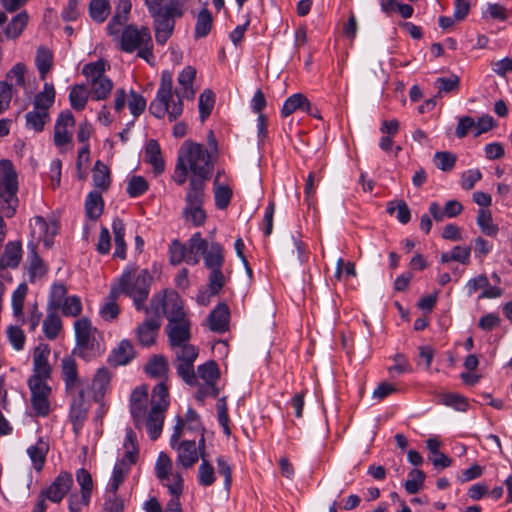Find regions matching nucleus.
<instances>
[{"instance_id": "25", "label": "nucleus", "mask_w": 512, "mask_h": 512, "mask_svg": "<svg viewBox=\"0 0 512 512\" xmlns=\"http://www.w3.org/2000/svg\"><path fill=\"white\" fill-rule=\"evenodd\" d=\"M204 266L207 269L222 268L224 265L223 246L218 242L208 243L207 248L202 253Z\"/></svg>"}, {"instance_id": "13", "label": "nucleus", "mask_w": 512, "mask_h": 512, "mask_svg": "<svg viewBox=\"0 0 512 512\" xmlns=\"http://www.w3.org/2000/svg\"><path fill=\"white\" fill-rule=\"evenodd\" d=\"M50 348L47 344H39L33 352V374L27 382H47L51 378L52 367L49 363Z\"/></svg>"}, {"instance_id": "18", "label": "nucleus", "mask_w": 512, "mask_h": 512, "mask_svg": "<svg viewBox=\"0 0 512 512\" xmlns=\"http://www.w3.org/2000/svg\"><path fill=\"white\" fill-rule=\"evenodd\" d=\"M150 15L153 18L156 42L160 45H164L173 33L175 18L170 15H166L162 11L155 12Z\"/></svg>"}, {"instance_id": "56", "label": "nucleus", "mask_w": 512, "mask_h": 512, "mask_svg": "<svg viewBox=\"0 0 512 512\" xmlns=\"http://www.w3.org/2000/svg\"><path fill=\"white\" fill-rule=\"evenodd\" d=\"M64 316L77 317L82 312V303L78 296H69L65 298L60 306Z\"/></svg>"}, {"instance_id": "1", "label": "nucleus", "mask_w": 512, "mask_h": 512, "mask_svg": "<svg viewBox=\"0 0 512 512\" xmlns=\"http://www.w3.org/2000/svg\"><path fill=\"white\" fill-rule=\"evenodd\" d=\"M195 76L196 70L191 66H186L178 75L179 88L173 91L172 73L163 71L156 97L149 106L150 113L158 119L168 115L169 121L177 120L183 112L182 100L194 98L193 81Z\"/></svg>"}, {"instance_id": "61", "label": "nucleus", "mask_w": 512, "mask_h": 512, "mask_svg": "<svg viewBox=\"0 0 512 512\" xmlns=\"http://www.w3.org/2000/svg\"><path fill=\"white\" fill-rule=\"evenodd\" d=\"M127 104H128L130 113L134 117L140 116L146 108L145 98L133 90L130 91L129 98L127 100Z\"/></svg>"}, {"instance_id": "44", "label": "nucleus", "mask_w": 512, "mask_h": 512, "mask_svg": "<svg viewBox=\"0 0 512 512\" xmlns=\"http://www.w3.org/2000/svg\"><path fill=\"white\" fill-rule=\"evenodd\" d=\"M171 473H173L172 461L166 453L161 452L155 463V474L160 482L164 483L165 480H170Z\"/></svg>"}, {"instance_id": "31", "label": "nucleus", "mask_w": 512, "mask_h": 512, "mask_svg": "<svg viewBox=\"0 0 512 512\" xmlns=\"http://www.w3.org/2000/svg\"><path fill=\"white\" fill-rule=\"evenodd\" d=\"M28 258H29V274L30 280L36 277L45 275L47 269L42 259L37 253L36 245L33 242L28 243Z\"/></svg>"}, {"instance_id": "28", "label": "nucleus", "mask_w": 512, "mask_h": 512, "mask_svg": "<svg viewBox=\"0 0 512 512\" xmlns=\"http://www.w3.org/2000/svg\"><path fill=\"white\" fill-rule=\"evenodd\" d=\"M145 161L153 167L155 174L163 173L165 169V162L162 157L160 145L154 139H150L146 145Z\"/></svg>"}, {"instance_id": "7", "label": "nucleus", "mask_w": 512, "mask_h": 512, "mask_svg": "<svg viewBox=\"0 0 512 512\" xmlns=\"http://www.w3.org/2000/svg\"><path fill=\"white\" fill-rule=\"evenodd\" d=\"M169 405V392L164 382L158 383L151 397V409L146 420V429L152 440H156L162 431L164 412Z\"/></svg>"}, {"instance_id": "49", "label": "nucleus", "mask_w": 512, "mask_h": 512, "mask_svg": "<svg viewBox=\"0 0 512 512\" xmlns=\"http://www.w3.org/2000/svg\"><path fill=\"white\" fill-rule=\"evenodd\" d=\"M215 482V471L212 464L202 456V462L198 468V483L208 487Z\"/></svg>"}, {"instance_id": "30", "label": "nucleus", "mask_w": 512, "mask_h": 512, "mask_svg": "<svg viewBox=\"0 0 512 512\" xmlns=\"http://www.w3.org/2000/svg\"><path fill=\"white\" fill-rule=\"evenodd\" d=\"M92 181L96 188L106 191L111 184L110 170L106 164L97 160L95 162L92 174Z\"/></svg>"}, {"instance_id": "55", "label": "nucleus", "mask_w": 512, "mask_h": 512, "mask_svg": "<svg viewBox=\"0 0 512 512\" xmlns=\"http://www.w3.org/2000/svg\"><path fill=\"white\" fill-rule=\"evenodd\" d=\"M226 279L222 268L210 269L208 276V288L211 295H217L223 286L225 285Z\"/></svg>"}, {"instance_id": "48", "label": "nucleus", "mask_w": 512, "mask_h": 512, "mask_svg": "<svg viewBox=\"0 0 512 512\" xmlns=\"http://www.w3.org/2000/svg\"><path fill=\"white\" fill-rule=\"evenodd\" d=\"M215 103V95L210 89L204 90L199 96V115L201 122L211 114Z\"/></svg>"}, {"instance_id": "51", "label": "nucleus", "mask_w": 512, "mask_h": 512, "mask_svg": "<svg viewBox=\"0 0 512 512\" xmlns=\"http://www.w3.org/2000/svg\"><path fill=\"white\" fill-rule=\"evenodd\" d=\"M387 212L390 215L396 213L397 220L402 224H407L411 218L410 209L403 200L388 203Z\"/></svg>"}, {"instance_id": "26", "label": "nucleus", "mask_w": 512, "mask_h": 512, "mask_svg": "<svg viewBox=\"0 0 512 512\" xmlns=\"http://www.w3.org/2000/svg\"><path fill=\"white\" fill-rule=\"evenodd\" d=\"M134 356L135 352L131 342L124 339L112 350L108 361L114 366L126 365L134 358Z\"/></svg>"}, {"instance_id": "63", "label": "nucleus", "mask_w": 512, "mask_h": 512, "mask_svg": "<svg viewBox=\"0 0 512 512\" xmlns=\"http://www.w3.org/2000/svg\"><path fill=\"white\" fill-rule=\"evenodd\" d=\"M7 336L9 342L15 350L20 351L24 348L25 335L21 328L18 326H9L7 328Z\"/></svg>"}, {"instance_id": "20", "label": "nucleus", "mask_w": 512, "mask_h": 512, "mask_svg": "<svg viewBox=\"0 0 512 512\" xmlns=\"http://www.w3.org/2000/svg\"><path fill=\"white\" fill-rule=\"evenodd\" d=\"M161 323L162 321L157 316L147 314L146 320L136 329L137 337L141 345L151 346L155 343Z\"/></svg>"}, {"instance_id": "2", "label": "nucleus", "mask_w": 512, "mask_h": 512, "mask_svg": "<svg viewBox=\"0 0 512 512\" xmlns=\"http://www.w3.org/2000/svg\"><path fill=\"white\" fill-rule=\"evenodd\" d=\"M152 276L148 270H125L118 278V285L114 287L119 294H124L133 300L137 311H145V305L150 293Z\"/></svg>"}, {"instance_id": "47", "label": "nucleus", "mask_w": 512, "mask_h": 512, "mask_svg": "<svg viewBox=\"0 0 512 512\" xmlns=\"http://www.w3.org/2000/svg\"><path fill=\"white\" fill-rule=\"evenodd\" d=\"M47 452V446L44 442L39 441L37 444L30 446L27 449V453L33 462V466L37 471L42 470L44 462H45V456Z\"/></svg>"}, {"instance_id": "50", "label": "nucleus", "mask_w": 512, "mask_h": 512, "mask_svg": "<svg viewBox=\"0 0 512 512\" xmlns=\"http://www.w3.org/2000/svg\"><path fill=\"white\" fill-rule=\"evenodd\" d=\"M66 294L67 289L63 284H54L51 287L47 310H58L62 305V302L65 300V298H67Z\"/></svg>"}, {"instance_id": "46", "label": "nucleus", "mask_w": 512, "mask_h": 512, "mask_svg": "<svg viewBox=\"0 0 512 512\" xmlns=\"http://www.w3.org/2000/svg\"><path fill=\"white\" fill-rule=\"evenodd\" d=\"M119 295L115 288H112L109 295V301L100 309V315L104 320L112 321L115 320L119 313L120 309L116 303V298Z\"/></svg>"}, {"instance_id": "52", "label": "nucleus", "mask_w": 512, "mask_h": 512, "mask_svg": "<svg viewBox=\"0 0 512 512\" xmlns=\"http://www.w3.org/2000/svg\"><path fill=\"white\" fill-rule=\"evenodd\" d=\"M25 70L23 63L15 64L6 74V82L8 85L24 87L25 86Z\"/></svg>"}, {"instance_id": "45", "label": "nucleus", "mask_w": 512, "mask_h": 512, "mask_svg": "<svg viewBox=\"0 0 512 512\" xmlns=\"http://www.w3.org/2000/svg\"><path fill=\"white\" fill-rule=\"evenodd\" d=\"M28 291V287L25 283H21L18 285V287L14 290L12 294V309L13 314L17 318H22V322L24 321L23 318V306L25 297Z\"/></svg>"}, {"instance_id": "11", "label": "nucleus", "mask_w": 512, "mask_h": 512, "mask_svg": "<svg viewBox=\"0 0 512 512\" xmlns=\"http://www.w3.org/2000/svg\"><path fill=\"white\" fill-rule=\"evenodd\" d=\"M76 481L80 487V493H71L68 497L69 512H81L82 508L88 506L93 491V480L91 474L84 468L76 471Z\"/></svg>"}, {"instance_id": "36", "label": "nucleus", "mask_w": 512, "mask_h": 512, "mask_svg": "<svg viewBox=\"0 0 512 512\" xmlns=\"http://www.w3.org/2000/svg\"><path fill=\"white\" fill-rule=\"evenodd\" d=\"M47 311V316L43 321V333L48 339L53 340L58 336L62 328V321L57 314V310Z\"/></svg>"}, {"instance_id": "27", "label": "nucleus", "mask_w": 512, "mask_h": 512, "mask_svg": "<svg viewBox=\"0 0 512 512\" xmlns=\"http://www.w3.org/2000/svg\"><path fill=\"white\" fill-rule=\"evenodd\" d=\"M185 245L187 247V264L197 265L200 261L199 255H202L205 248H207V240L202 238L200 232H196Z\"/></svg>"}, {"instance_id": "35", "label": "nucleus", "mask_w": 512, "mask_h": 512, "mask_svg": "<svg viewBox=\"0 0 512 512\" xmlns=\"http://www.w3.org/2000/svg\"><path fill=\"white\" fill-rule=\"evenodd\" d=\"M55 89L52 83H45L43 90L35 95L33 107L49 112L55 101Z\"/></svg>"}, {"instance_id": "16", "label": "nucleus", "mask_w": 512, "mask_h": 512, "mask_svg": "<svg viewBox=\"0 0 512 512\" xmlns=\"http://www.w3.org/2000/svg\"><path fill=\"white\" fill-rule=\"evenodd\" d=\"M130 413L136 428H140L144 420H147L148 389L142 385L133 389L130 395Z\"/></svg>"}, {"instance_id": "34", "label": "nucleus", "mask_w": 512, "mask_h": 512, "mask_svg": "<svg viewBox=\"0 0 512 512\" xmlns=\"http://www.w3.org/2000/svg\"><path fill=\"white\" fill-rule=\"evenodd\" d=\"M309 110V100L301 93H296L288 97L281 109L282 117H288L296 110Z\"/></svg>"}, {"instance_id": "29", "label": "nucleus", "mask_w": 512, "mask_h": 512, "mask_svg": "<svg viewBox=\"0 0 512 512\" xmlns=\"http://www.w3.org/2000/svg\"><path fill=\"white\" fill-rule=\"evenodd\" d=\"M111 373L106 367L99 368L92 381V389L96 399L102 398L109 389Z\"/></svg>"}, {"instance_id": "39", "label": "nucleus", "mask_w": 512, "mask_h": 512, "mask_svg": "<svg viewBox=\"0 0 512 512\" xmlns=\"http://www.w3.org/2000/svg\"><path fill=\"white\" fill-rule=\"evenodd\" d=\"M213 19L210 11L206 8L200 10L197 16L194 36L196 39L206 37L212 28Z\"/></svg>"}, {"instance_id": "6", "label": "nucleus", "mask_w": 512, "mask_h": 512, "mask_svg": "<svg viewBox=\"0 0 512 512\" xmlns=\"http://www.w3.org/2000/svg\"><path fill=\"white\" fill-rule=\"evenodd\" d=\"M145 313L155 315L161 321L165 316L169 322L187 318L183 301L179 294L173 290H163L153 295L149 306L145 308Z\"/></svg>"}, {"instance_id": "62", "label": "nucleus", "mask_w": 512, "mask_h": 512, "mask_svg": "<svg viewBox=\"0 0 512 512\" xmlns=\"http://www.w3.org/2000/svg\"><path fill=\"white\" fill-rule=\"evenodd\" d=\"M169 491L171 496H181L184 488V480L182 474L178 471L170 474V480L162 483Z\"/></svg>"}, {"instance_id": "41", "label": "nucleus", "mask_w": 512, "mask_h": 512, "mask_svg": "<svg viewBox=\"0 0 512 512\" xmlns=\"http://www.w3.org/2000/svg\"><path fill=\"white\" fill-rule=\"evenodd\" d=\"M168 370V361L162 355L153 356L145 366V371L147 372V374L156 378L166 376Z\"/></svg>"}, {"instance_id": "15", "label": "nucleus", "mask_w": 512, "mask_h": 512, "mask_svg": "<svg viewBox=\"0 0 512 512\" xmlns=\"http://www.w3.org/2000/svg\"><path fill=\"white\" fill-rule=\"evenodd\" d=\"M31 392L32 408L37 416L45 417L50 412L49 396L51 387L47 382H27Z\"/></svg>"}, {"instance_id": "40", "label": "nucleus", "mask_w": 512, "mask_h": 512, "mask_svg": "<svg viewBox=\"0 0 512 512\" xmlns=\"http://www.w3.org/2000/svg\"><path fill=\"white\" fill-rule=\"evenodd\" d=\"M476 222L485 235L495 237L498 234L499 228L493 223L490 210L479 209Z\"/></svg>"}, {"instance_id": "12", "label": "nucleus", "mask_w": 512, "mask_h": 512, "mask_svg": "<svg viewBox=\"0 0 512 512\" xmlns=\"http://www.w3.org/2000/svg\"><path fill=\"white\" fill-rule=\"evenodd\" d=\"M75 339L78 347L77 355L86 358L85 352L95 350L97 329L87 317H82L74 323ZM76 353V351H74Z\"/></svg>"}, {"instance_id": "22", "label": "nucleus", "mask_w": 512, "mask_h": 512, "mask_svg": "<svg viewBox=\"0 0 512 512\" xmlns=\"http://www.w3.org/2000/svg\"><path fill=\"white\" fill-rule=\"evenodd\" d=\"M175 449L178 451L176 462L185 469L192 467L201 457L194 440H184Z\"/></svg>"}, {"instance_id": "17", "label": "nucleus", "mask_w": 512, "mask_h": 512, "mask_svg": "<svg viewBox=\"0 0 512 512\" xmlns=\"http://www.w3.org/2000/svg\"><path fill=\"white\" fill-rule=\"evenodd\" d=\"M73 477L69 472L62 471L54 481L40 493L53 503H60L73 486Z\"/></svg>"}, {"instance_id": "42", "label": "nucleus", "mask_w": 512, "mask_h": 512, "mask_svg": "<svg viewBox=\"0 0 512 512\" xmlns=\"http://www.w3.org/2000/svg\"><path fill=\"white\" fill-rule=\"evenodd\" d=\"M28 14L23 11L15 15L5 29L8 38H18L28 24Z\"/></svg>"}, {"instance_id": "8", "label": "nucleus", "mask_w": 512, "mask_h": 512, "mask_svg": "<svg viewBox=\"0 0 512 512\" xmlns=\"http://www.w3.org/2000/svg\"><path fill=\"white\" fill-rule=\"evenodd\" d=\"M107 66L105 60L99 59L85 64L82 68V74L90 85V95L93 100H105L113 89L112 80L105 75Z\"/></svg>"}, {"instance_id": "57", "label": "nucleus", "mask_w": 512, "mask_h": 512, "mask_svg": "<svg viewBox=\"0 0 512 512\" xmlns=\"http://www.w3.org/2000/svg\"><path fill=\"white\" fill-rule=\"evenodd\" d=\"M433 162L438 169L442 171H450L455 166L456 156L448 151L436 152Z\"/></svg>"}, {"instance_id": "3", "label": "nucleus", "mask_w": 512, "mask_h": 512, "mask_svg": "<svg viewBox=\"0 0 512 512\" xmlns=\"http://www.w3.org/2000/svg\"><path fill=\"white\" fill-rule=\"evenodd\" d=\"M118 45L119 49L126 53L137 51V56L148 63L154 59L151 32L146 26L126 25L121 32Z\"/></svg>"}, {"instance_id": "23", "label": "nucleus", "mask_w": 512, "mask_h": 512, "mask_svg": "<svg viewBox=\"0 0 512 512\" xmlns=\"http://www.w3.org/2000/svg\"><path fill=\"white\" fill-rule=\"evenodd\" d=\"M22 259V244L20 241H9L0 257V269H15Z\"/></svg>"}, {"instance_id": "58", "label": "nucleus", "mask_w": 512, "mask_h": 512, "mask_svg": "<svg viewBox=\"0 0 512 512\" xmlns=\"http://www.w3.org/2000/svg\"><path fill=\"white\" fill-rule=\"evenodd\" d=\"M232 198V190L226 185H218L214 190L215 206L220 209H226Z\"/></svg>"}, {"instance_id": "59", "label": "nucleus", "mask_w": 512, "mask_h": 512, "mask_svg": "<svg viewBox=\"0 0 512 512\" xmlns=\"http://www.w3.org/2000/svg\"><path fill=\"white\" fill-rule=\"evenodd\" d=\"M126 190L130 197H139L148 190V182L142 176H133L129 180Z\"/></svg>"}, {"instance_id": "14", "label": "nucleus", "mask_w": 512, "mask_h": 512, "mask_svg": "<svg viewBox=\"0 0 512 512\" xmlns=\"http://www.w3.org/2000/svg\"><path fill=\"white\" fill-rule=\"evenodd\" d=\"M71 404L69 411V418L73 424V429L76 433L82 428L90 407L89 401L85 397V391L79 389L77 392L73 390L71 394Z\"/></svg>"}, {"instance_id": "24", "label": "nucleus", "mask_w": 512, "mask_h": 512, "mask_svg": "<svg viewBox=\"0 0 512 512\" xmlns=\"http://www.w3.org/2000/svg\"><path fill=\"white\" fill-rule=\"evenodd\" d=\"M229 308L225 303L218 304L209 314V327L212 331L223 333L228 329Z\"/></svg>"}, {"instance_id": "32", "label": "nucleus", "mask_w": 512, "mask_h": 512, "mask_svg": "<svg viewBox=\"0 0 512 512\" xmlns=\"http://www.w3.org/2000/svg\"><path fill=\"white\" fill-rule=\"evenodd\" d=\"M25 119L28 129L41 132L45 124L50 120V116L48 111L33 107V110L25 115Z\"/></svg>"}, {"instance_id": "5", "label": "nucleus", "mask_w": 512, "mask_h": 512, "mask_svg": "<svg viewBox=\"0 0 512 512\" xmlns=\"http://www.w3.org/2000/svg\"><path fill=\"white\" fill-rule=\"evenodd\" d=\"M200 177H191L184 198L185 205L182 209V217L196 227L202 226L207 218L203 209L205 202V181Z\"/></svg>"}, {"instance_id": "60", "label": "nucleus", "mask_w": 512, "mask_h": 512, "mask_svg": "<svg viewBox=\"0 0 512 512\" xmlns=\"http://www.w3.org/2000/svg\"><path fill=\"white\" fill-rule=\"evenodd\" d=\"M434 85L438 89L439 93L457 91L460 86V78L455 74L450 77H439L435 80Z\"/></svg>"}, {"instance_id": "54", "label": "nucleus", "mask_w": 512, "mask_h": 512, "mask_svg": "<svg viewBox=\"0 0 512 512\" xmlns=\"http://www.w3.org/2000/svg\"><path fill=\"white\" fill-rule=\"evenodd\" d=\"M169 261L178 265L185 261L187 263V247L178 240H173L169 247Z\"/></svg>"}, {"instance_id": "33", "label": "nucleus", "mask_w": 512, "mask_h": 512, "mask_svg": "<svg viewBox=\"0 0 512 512\" xmlns=\"http://www.w3.org/2000/svg\"><path fill=\"white\" fill-rule=\"evenodd\" d=\"M104 202L101 193L98 191H91L85 201L86 215L91 220H96L103 212Z\"/></svg>"}, {"instance_id": "21", "label": "nucleus", "mask_w": 512, "mask_h": 512, "mask_svg": "<svg viewBox=\"0 0 512 512\" xmlns=\"http://www.w3.org/2000/svg\"><path fill=\"white\" fill-rule=\"evenodd\" d=\"M167 334L171 347L187 344L190 340V321L188 318L179 321L169 322L167 325Z\"/></svg>"}, {"instance_id": "10", "label": "nucleus", "mask_w": 512, "mask_h": 512, "mask_svg": "<svg viewBox=\"0 0 512 512\" xmlns=\"http://www.w3.org/2000/svg\"><path fill=\"white\" fill-rule=\"evenodd\" d=\"M175 355L177 375L187 384L196 383L194 362L198 357V348L189 343L171 347Z\"/></svg>"}, {"instance_id": "64", "label": "nucleus", "mask_w": 512, "mask_h": 512, "mask_svg": "<svg viewBox=\"0 0 512 512\" xmlns=\"http://www.w3.org/2000/svg\"><path fill=\"white\" fill-rule=\"evenodd\" d=\"M127 473V469L124 467V463L116 464L112 477L111 482L109 483L108 490L110 493L113 494V496L116 495V492L120 486V484L123 482L125 475Z\"/></svg>"}, {"instance_id": "19", "label": "nucleus", "mask_w": 512, "mask_h": 512, "mask_svg": "<svg viewBox=\"0 0 512 512\" xmlns=\"http://www.w3.org/2000/svg\"><path fill=\"white\" fill-rule=\"evenodd\" d=\"M61 378L67 394H71L80 386L78 365L72 356H65L61 361Z\"/></svg>"}, {"instance_id": "4", "label": "nucleus", "mask_w": 512, "mask_h": 512, "mask_svg": "<svg viewBox=\"0 0 512 512\" xmlns=\"http://www.w3.org/2000/svg\"><path fill=\"white\" fill-rule=\"evenodd\" d=\"M177 160L190 170L192 177L209 179L213 170L209 151L196 142L185 141L178 151Z\"/></svg>"}, {"instance_id": "38", "label": "nucleus", "mask_w": 512, "mask_h": 512, "mask_svg": "<svg viewBox=\"0 0 512 512\" xmlns=\"http://www.w3.org/2000/svg\"><path fill=\"white\" fill-rule=\"evenodd\" d=\"M53 63L52 52L44 47L38 48L36 52L35 64L39 72L41 80H45L46 75L50 71Z\"/></svg>"}, {"instance_id": "53", "label": "nucleus", "mask_w": 512, "mask_h": 512, "mask_svg": "<svg viewBox=\"0 0 512 512\" xmlns=\"http://www.w3.org/2000/svg\"><path fill=\"white\" fill-rule=\"evenodd\" d=\"M424 481L425 473L422 470L413 469L404 484L405 490L409 494H415L422 488Z\"/></svg>"}, {"instance_id": "37", "label": "nucleus", "mask_w": 512, "mask_h": 512, "mask_svg": "<svg viewBox=\"0 0 512 512\" xmlns=\"http://www.w3.org/2000/svg\"><path fill=\"white\" fill-rule=\"evenodd\" d=\"M89 95L90 92L87 91L85 85L76 84L72 86L69 93L71 107L76 111H82L87 104Z\"/></svg>"}, {"instance_id": "9", "label": "nucleus", "mask_w": 512, "mask_h": 512, "mask_svg": "<svg viewBox=\"0 0 512 512\" xmlns=\"http://www.w3.org/2000/svg\"><path fill=\"white\" fill-rule=\"evenodd\" d=\"M219 376L218 365L213 360L198 366L197 372H195L196 383L190 385L191 387H198L195 394L198 402L204 404L207 397L216 398L218 396L219 389L216 384Z\"/></svg>"}, {"instance_id": "43", "label": "nucleus", "mask_w": 512, "mask_h": 512, "mask_svg": "<svg viewBox=\"0 0 512 512\" xmlns=\"http://www.w3.org/2000/svg\"><path fill=\"white\" fill-rule=\"evenodd\" d=\"M110 13L108 0H91L89 4V15L97 23L104 22Z\"/></svg>"}]
</instances>
